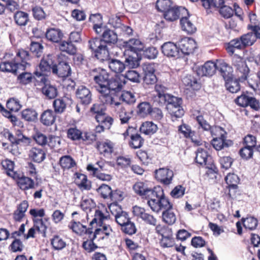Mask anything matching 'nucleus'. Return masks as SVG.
Instances as JSON below:
<instances>
[{
    "instance_id": "10",
    "label": "nucleus",
    "mask_w": 260,
    "mask_h": 260,
    "mask_svg": "<svg viewBox=\"0 0 260 260\" xmlns=\"http://www.w3.org/2000/svg\"><path fill=\"white\" fill-rule=\"evenodd\" d=\"M136 128L133 126H128L126 131L123 134L124 138L130 135L131 141L129 142V145L134 149H138L141 148L144 142V139L141 135L135 133Z\"/></svg>"
},
{
    "instance_id": "53",
    "label": "nucleus",
    "mask_w": 260,
    "mask_h": 260,
    "mask_svg": "<svg viewBox=\"0 0 260 260\" xmlns=\"http://www.w3.org/2000/svg\"><path fill=\"white\" fill-rule=\"evenodd\" d=\"M23 119L27 121H35L37 119L38 113L31 109H26L21 112Z\"/></svg>"
},
{
    "instance_id": "14",
    "label": "nucleus",
    "mask_w": 260,
    "mask_h": 260,
    "mask_svg": "<svg viewBox=\"0 0 260 260\" xmlns=\"http://www.w3.org/2000/svg\"><path fill=\"white\" fill-rule=\"evenodd\" d=\"M143 80L147 84H152L156 82L155 66L153 63H144L142 67Z\"/></svg>"
},
{
    "instance_id": "48",
    "label": "nucleus",
    "mask_w": 260,
    "mask_h": 260,
    "mask_svg": "<svg viewBox=\"0 0 260 260\" xmlns=\"http://www.w3.org/2000/svg\"><path fill=\"white\" fill-rule=\"evenodd\" d=\"M33 222L34 227L37 232L41 234L43 237H46L47 226L46 225L44 220L42 218H34Z\"/></svg>"
},
{
    "instance_id": "11",
    "label": "nucleus",
    "mask_w": 260,
    "mask_h": 260,
    "mask_svg": "<svg viewBox=\"0 0 260 260\" xmlns=\"http://www.w3.org/2000/svg\"><path fill=\"white\" fill-rule=\"evenodd\" d=\"M147 204L153 211L156 213L166 208H173V205L165 196L164 192L161 197H158L156 200L147 201Z\"/></svg>"
},
{
    "instance_id": "49",
    "label": "nucleus",
    "mask_w": 260,
    "mask_h": 260,
    "mask_svg": "<svg viewBox=\"0 0 260 260\" xmlns=\"http://www.w3.org/2000/svg\"><path fill=\"white\" fill-rule=\"evenodd\" d=\"M225 86L228 90L232 93H236L240 89V85L238 79H234L231 77L230 79L224 80Z\"/></svg>"
},
{
    "instance_id": "56",
    "label": "nucleus",
    "mask_w": 260,
    "mask_h": 260,
    "mask_svg": "<svg viewBox=\"0 0 260 260\" xmlns=\"http://www.w3.org/2000/svg\"><path fill=\"white\" fill-rule=\"evenodd\" d=\"M240 39L244 48L252 45L256 41L255 36L253 35V32H248L242 35L240 37Z\"/></svg>"
},
{
    "instance_id": "27",
    "label": "nucleus",
    "mask_w": 260,
    "mask_h": 260,
    "mask_svg": "<svg viewBox=\"0 0 260 260\" xmlns=\"http://www.w3.org/2000/svg\"><path fill=\"white\" fill-rule=\"evenodd\" d=\"M97 148L100 153L106 157L109 156L114 150V144L110 140L99 142Z\"/></svg>"
},
{
    "instance_id": "33",
    "label": "nucleus",
    "mask_w": 260,
    "mask_h": 260,
    "mask_svg": "<svg viewBox=\"0 0 260 260\" xmlns=\"http://www.w3.org/2000/svg\"><path fill=\"white\" fill-rule=\"evenodd\" d=\"M125 46L127 51L132 52L138 53L144 48L143 43L139 39H131L125 42Z\"/></svg>"
},
{
    "instance_id": "60",
    "label": "nucleus",
    "mask_w": 260,
    "mask_h": 260,
    "mask_svg": "<svg viewBox=\"0 0 260 260\" xmlns=\"http://www.w3.org/2000/svg\"><path fill=\"white\" fill-rule=\"evenodd\" d=\"M121 227V230L123 233L129 235H132L137 232L135 224L131 221V219Z\"/></svg>"
},
{
    "instance_id": "21",
    "label": "nucleus",
    "mask_w": 260,
    "mask_h": 260,
    "mask_svg": "<svg viewBox=\"0 0 260 260\" xmlns=\"http://www.w3.org/2000/svg\"><path fill=\"white\" fill-rule=\"evenodd\" d=\"M217 70V62L208 61L198 68L197 74L200 76H212Z\"/></svg>"
},
{
    "instance_id": "63",
    "label": "nucleus",
    "mask_w": 260,
    "mask_h": 260,
    "mask_svg": "<svg viewBox=\"0 0 260 260\" xmlns=\"http://www.w3.org/2000/svg\"><path fill=\"white\" fill-rule=\"evenodd\" d=\"M6 105L10 111L13 112H17L21 108L19 101L15 98H11L8 100Z\"/></svg>"
},
{
    "instance_id": "44",
    "label": "nucleus",
    "mask_w": 260,
    "mask_h": 260,
    "mask_svg": "<svg viewBox=\"0 0 260 260\" xmlns=\"http://www.w3.org/2000/svg\"><path fill=\"white\" fill-rule=\"evenodd\" d=\"M14 18L16 23L19 26H25L29 21L28 14L21 11H17Z\"/></svg>"
},
{
    "instance_id": "23",
    "label": "nucleus",
    "mask_w": 260,
    "mask_h": 260,
    "mask_svg": "<svg viewBox=\"0 0 260 260\" xmlns=\"http://www.w3.org/2000/svg\"><path fill=\"white\" fill-rule=\"evenodd\" d=\"M186 13L188 15L187 10L183 7H171L164 14V18L168 21H174L179 17L181 14Z\"/></svg>"
},
{
    "instance_id": "8",
    "label": "nucleus",
    "mask_w": 260,
    "mask_h": 260,
    "mask_svg": "<svg viewBox=\"0 0 260 260\" xmlns=\"http://www.w3.org/2000/svg\"><path fill=\"white\" fill-rule=\"evenodd\" d=\"M100 93L99 99L103 105L110 106L112 107L117 108L119 106L118 93H113L112 91L103 89L102 91H98Z\"/></svg>"
},
{
    "instance_id": "15",
    "label": "nucleus",
    "mask_w": 260,
    "mask_h": 260,
    "mask_svg": "<svg viewBox=\"0 0 260 260\" xmlns=\"http://www.w3.org/2000/svg\"><path fill=\"white\" fill-rule=\"evenodd\" d=\"M79 214L77 211L72 213V216L73 219L71 221V224L69 225V227L73 231L78 234L83 235L84 234H88V231L90 230L91 227L87 228L85 225L81 224L79 221Z\"/></svg>"
},
{
    "instance_id": "26",
    "label": "nucleus",
    "mask_w": 260,
    "mask_h": 260,
    "mask_svg": "<svg viewBox=\"0 0 260 260\" xmlns=\"http://www.w3.org/2000/svg\"><path fill=\"white\" fill-rule=\"evenodd\" d=\"M29 158L34 162L40 163L46 158V153L44 149L38 147H32L29 151Z\"/></svg>"
},
{
    "instance_id": "22",
    "label": "nucleus",
    "mask_w": 260,
    "mask_h": 260,
    "mask_svg": "<svg viewBox=\"0 0 260 260\" xmlns=\"http://www.w3.org/2000/svg\"><path fill=\"white\" fill-rule=\"evenodd\" d=\"M162 53L170 57H179L180 56L178 46L171 42L165 43L161 46Z\"/></svg>"
},
{
    "instance_id": "19",
    "label": "nucleus",
    "mask_w": 260,
    "mask_h": 260,
    "mask_svg": "<svg viewBox=\"0 0 260 260\" xmlns=\"http://www.w3.org/2000/svg\"><path fill=\"white\" fill-rule=\"evenodd\" d=\"M76 95L81 104L88 105L92 101V94L90 89L84 85L79 86L76 91Z\"/></svg>"
},
{
    "instance_id": "39",
    "label": "nucleus",
    "mask_w": 260,
    "mask_h": 260,
    "mask_svg": "<svg viewBox=\"0 0 260 260\" xmlns=\"http://www.w3.org/2000/svg\"><path fill=\"white\" fill-rule=\"evenodd\" d=\"M232 144V141L227 140L226 138L214 137L211 141V144L216 150H220L224 147H228Z\"/></svg>"
},
{
    "instance_id": "55",
    "label": "nucleus",
    "mask_w": 260,
    "mask_h": 260,
    "mask_svg": "<svg viewBox=\"0 0 260 260\" xmlns=\"http://www.w3.org/2000/svg\"><path fill=\"white\" fill-rule=\"evenodd\" d=\"M133 188L137 194H139L142 198H143L146 193V191L148 190V188L147 185L142 182H136L133 187Z\"/></svg>"
},
{
    "instance_id": "24",
    "label": "nucleus",
    "mask_w": 260,
    "mask_h": 260,
    "mask_svg": "<svg viewBox=\"0 0 260 260\" xmlns=\"http://www.w3.org/2000/svg\"><path fill=\"white\" fill-rule=\"evenodd\" d=\"M217 70L223 77L224 80H229L233 77L232 67L223 60H217Z\"/></svg>"
},
{
    "instance_id": "13",
    "label": "nucleus",
    "mask_w": 260,
    "mask_h": 260,
    "mask_svg": "<svg viewBox=\"0 0 260 260\" xmlns=\"http://www.w3.org/2000/svg\"><path fill=\"white\" fill-rule=\"evenodd\" d=\"M178 47L182 54L189 55L193 52L197 48V44L194 39L189 38L181 39L178 44Z\"/></svg>"
},
{
    "instance_id": "28",
    "label": "nucleus",
    "mask_w": 260,
    "mask_h": 260,
    "mask_svg": "<svg viewBox=\"0 0 260 260\" xmlns=\"http://www.w3.org/2000/svg\"><path fill=\"white\" fill-rule=\"evenodd\" d=\"M101 39L104 42V44H106L107 46L115 44L118 40L116 32L109 28L104 30Z\"/></svg>"
},
{
    "instance_id": "46",
    "label": "nucleus",
    "mask_w": 260,
    "mask_h": 260,
    "mask_svg": "<svg viewBox=\"0 0 260 260\" xmlns=\"http://www.w3.org/2000/svg\"><path fill=\"white\" fill-rule=\"evenodd\" d=\"M226 183L228 185L229 191L236 190L237 188V184L239 182L238 176L234 173H229L225 178Z\"/></svg>"
},
{
    "instance_id": "50",
    "label": "nucleus",
    "mask_w": 260,
    "mask_h": 260,
    "mask_svg": "<svg viewBox=\"0 0 260 260\" xmlns=\"http://www.w3.org/2000/svg\"><path fill=\"white\" fill-rule=\"evenodd\" d=\"M86 235H88V239L86 241L83 242L82 247L85 250L88 252H90L95 250L98 248V246L93 242V240L95 239L92 238L91 232L88 231V234Z\"/></svg>"
},
{
    "instance_id": "30",
    "label": "nucleus",
    "mask_w": 260,
    "mask_h": 260,
    "mask_svg": "<svg viewBox=\"0 0 260 260\" xmlns=\"http://www.w3.org/2000/svg\"><path fill=\"white\" fill-rule=\"evenodd\" d=\"M108 63L110 70L116 74L122 73L125 69V63L119 59L110 58L108 60Z\"/></svg>"
},
{
    "instance_id": "16",
    "label": "nucleus",
    "mask_w": 260,
    "mask_h": 260,
    "mask_svg": "<svg viewBox=\"0 0 260 260\" xmlns=\"http://www.w3.org/2000/svg\"><path fill=\"white\" fill-rule=\"evenodd\" d=\"M53 74L60 78H66L71 74V69L66 60L59 61L53 68Z\"/></svg>"
},
{
    "instance_id": "29",
    "label": "nucleus",
    "mask_w": 260,
    "mask_h": 260,
    "mask_svg": "<svg viewBox=\"0 0 260 260\" xmlns=\"http://www.w3.org/2000/svg\"><path fill=\"white\" fill-rule=\"evenodd\" d=\"M45 36L49 41L54 43H58L61 40L63 34L59 29L51 28L47 30Z\"/></svg>"
},
{
    "instance_id": "58",
    "label": "nucleus",
    "mask_w": 260,
    "mask_h": 260,
    "mask_svg": "<svg viewBox=\"0 0 260 260\" xmlns=\"http://www.w3.org/2000/svg\"><path fill=\"white\" fill-rule=\"evenodd\" d=\"M53 248L55 250H61L66 246V242L59 236L55 235L51 240Z\"/></svg>"
},
{
    "instance_id": "52",
    "label": "nucleus",
    "mask_w": 260,
    "mask_h": 260,
    "mask_svg": "<svg viewBox=\"0 0 260 260\" xmlns=\"http://www.w3.org/2000/svg\"><path fill=\"white\" fill-rule=\"evenodd\" d=\"M140 59L138 57V53L132 52L131 55H128L125 59L127 66L131 68H136L140 64Z\"/></svg>"
},
{
    "instance_id": "61",
    "label": "nucleus",
    "mask_w": 260,
    "mask_h": 260,
    "mask_svg": "<svg viewBox=\"0 0 260 260\" xmlns=\"http://www.w3.org/2000/svg\"><path fill=\"white\" fill-rule=\"evenodd\" d=\"M95 203L91 199H85L81 203V207L86 212L91 211L92 209L95 208Z\"/></svg>"
},
{
    "instance_id": "41",
    "label": "nucleus",
    "mask_w": 260,
    "mask_h": 260,
    "mask_svg": "<svg viewBox=\"0 0 260 260\" xmlns=\"http://www.w3.org/2000/svg\"><path fill=\"white\" fill-rule=\"evenodd\" d=\"M175 244V241L173 238L172 231L169 230L167 233L161 236L160 245L163 248L173 247Z\"/></svg>"
},
{
    "instance_id": "47",
    "label": "nucleus",
    "mask_w": 260,
    "mask_h": 260,
    "mask_svg": "<svg viewBox=\"0 0 260 260\" xmlns=\"http://www.w3.org/2000/svg\"><path fill=\"white\" fill-rule=\"evenodd\" d=\"M118 98L119 106L121 102H124L126 104H133L136 102V98L134 94L130 91H124L120 94L118 93Z\"/></svg>"
},
{
    "instance_id": "43",
    "label": "nucleus",
    "mask_w": 260,
    "mask_h": 260,
    "mask_svg": "<svg viewBox=\"0 0 260 260\" xmlns=\"http://www.w3.org/2000/svg\"><path fill=\"white\" fill-rule=\"evenodd\" d=\"M162 213L164 222L169 225L173 224L176 220V216L172 211V208H166Z\"/></svg>"
},
{
    "instance_id": "57",
    "label": "nucleus",
    "mask_w": 260,
    "mask_h": 260,
    "mask_svg": "<svg viewBox=\"0 0 260 260\" xmlns=\"http://www.w3.org/2000/svg\"><path fill=\"white\" fill-rule=\"evenodd\" d=\"M80 182L78 183V187L81 189L89 190L91 188V182L87 179V176L83 174H80L77 176Z\"/></svg>"
},
{
    "instance_id": "34",
    "label": "nucleus",
    "mask_w": 260,
    "mask_h": 260,
    "mask_svg": "<svg viewBox=\"0 0 260 260\" xmlns=\"http://www.w3.org/2000/svg\"><path fill=\"white\" fill-rule=\"evenodd\" d=\"M180 23L182 30L186 31L187 34H192L196 32V27L189 19L188 16H182Z\"/></svg>"
},
{
    "instance_id": "36",
    "label": "nucleus",
    "mask_w": 260,
    "mask_h": 260,
    "mask_svg": "<svg viewBox=\"0 0 260 260\" xmlns=\"http://www.w3.org/2000/svg\"><path fill=\"white\" fill-rule=\"evenodd\" d=\"M1 165L4 169V173L12 177L13 179L18 173L14 171V163L11 160L6 159L5 160H3L1 161Z\"/></svg>"
},
{
    "instance_id": "9",
    "label": "nucleus",
    "mask_w": 260,
    "mask_h": 260,
    "mask_svg": "<svg viewBox=\"0 0 260 260\" xmlns=\"http://www.w3.org/2000/svg\"><path fill=\"white\" fill-rule=\"evenodd\" d=\"M233 64L235 68L239 81H245L247 79L249 72L246 62L242 58L236 57L233 60Z\"/></svg>"
},
{
    "instance_id": "32",
    "label": "nucleus",
    "mask_w": 260,
    "mask_h": 260,
    "mask_svg": "<svg viewBox=\"0 0 260 260\" xmlns=\"http://www.w3.org/2000/svg\"><path fill=\"white\" fill-rule=\"evenodd\" d=\"M42 92L49 99H53L56 98L58 94L57 87L50 83H45L42 88Z\"/></svg>"
},
{
    "instance_id": "1",
    "label": "nucleus",
    "mask_w": 260,
    "mask_h": 260,
    "mask_svg": "<svg viewBox=\"0 0 260 260\" xmlns=\"http://www.w3.org/2000/svg\"><path fill=\"white\" fill-rule=\"evenodd\" d=\"M12 56L10 53H6L4 57L6 60L1 62V71L16 74L19 70H24L28 64L27 61L29 59L28 52L23 49L19 50L14 58L7 60Z\"/></svg>"
},
{
    "instance_id": "5",
    "label": "nucleus",
    "mask_w": 260,
    "mask_h": 260,
    "mask_svg": "<svg viewBox=\"0 0 260 260\" xmlns=\"http://www.w3.org/2000/svg\"><path fill=\"white\" fill-rule=\"evenodd\" d=\"M196 162L201 165L206 166L207 174H216L218 169L212 162L211 156L207 151L202 148H198L196 151Z\"/></svg>"
},
{
    "instance_id": "59",
    "label": "nucleus",
    "mask_w": 260,
    "mask_h": 260,
    "mask_svg": "<svg viewBox=\"0 0 260 260\" xmlns=\"http://www.w3.org/2000/svg\"><path fill=\"white\" fill-rule=\"evenodd\" d=\"M29 49L33 55L39 57L43 53V46L38 42H32Z\"/></svg>"
},
{
    "instance_id": "54",
    "label": "nucleus",
    "mask_w": 260,
    "mask_h": 260,
    "mask_svg": "<svg viewBox=\"0 0 260 260\" xmlns=\"http://www.w3.org/2000/svg\"><path fill=\"white\" fill-rule=\"evenodd\" d=\"M1 114L6 118H7L12 124L13 126H20V121L10 111L6 110L4 107L1 105Z\"/></svg>"
},
{
    "instance_id": "6",
    "label": "nucleus",
    "mask_w": 260,
    "mask_h": 260,
    "mask_svg": "<svg viewBox=\"0 0 260 260\" xmlns=\"http://www.w3.org/2000/svg\"><path fill=\"white\" fill-rule=\"evenodd\" d=\"M91 76L95 83V88L98 91L106 90L109 79V75L107 71L102 68H95L91 70Z\"/></svg>"
},
{
    "instance_id": "62",
    "label": "nucleus",
    "mask_w": 260,
    "mask_h": 260,
    "mask_svg": "<svg viewBox=\"0 0 260 260\" xmlns=\"http://www.w3.org/2000/svg\"><path fill=\"white\" fill-rule=\"evenodd\" d=\"M53 106L56 113L61 114L65 110L66 104L62 99H57L54 101Z\"/></svg>"
},
{
    "instance_id": "45",
    "label": "nucleus",
    "mask_w": 260,
    "mask_h": 260,
    "mask_svg": "<svg viewBox=\"0 0 260 260\" xmlns=\"http://www.w3.org/2000/svg\"><path fill=\"white\" fill-rule=\"evenodd\" d=\"M59 165L63 170H69L74 167L76 163L70 155H66L60 158Z\"/></svg>"
},
{
    "instance_id": "2",
    "label": "nucleus",
    "mask_w": 260,
    "mask_h": 260,
    "mask_svg": "<svg viewBox=\"0 0 260 260\" xmlns=\"http://www.w3.org/2000/svg\"><path fill=\"white\" fill-rule=\"evenodd\" d=\"M108 215H105L101 210L95 209L94 217L90 222L92 238H98L99 240H107L109 239L113 231L109 225L104 224V220L107 219Z\"/></svg>"
},
{
    "instance_id": "51",
    "label": "nucleus",
    "mask_w": 260,
    "mask_h": 260,
    "mask_svg": "<svg viewBox=\"0 0 260 260\" xmlns=\"http://www.w3.org/2000/svg\"><path fill=\"white\" fill-rule=\"evenodd\" d=\"M59 49L61 51L66 52L71 55H74L76 52V48L71 41L61 42L59 44Z\"/></svg>"
},
{
    "instance_id": "64",
    "label": "nucleus",
    "mask_w": 260,
    "mask_h": 260,
    "mask_svg": "<svg viewBox=\"0 0 260 260\" xmlns=\"http://www.w3.org/2000/svg\"><path fill=\"white\" fill-rule=\"evenodd\" d=\"M97 191L103 198L110 199L112 189L109 185L103 184L97 189Z\"/></svg>"
},
{
    "instance_id": "3",
    "label": "nucleus",
    "mask_w": 260,
    "mask_h": 260,
    "mask_svg": "<svg viewBox=\"0 0 260 260\" xmlns=\"http://www.w3.org/2000/svg\"><path fill=\"white\" fill-rule=\"evenodd\" d=\"M166 89L167 88L162 85H155L156 98H158L159 103L161 105L167 104V108L168 111H172L173 107L175 108L176 105L178 106L182 105V99L167 93Z\"/></svg>"
},
{
    "instance_id": "25",
    "label": "nucleus",
    "mask_w": 260,
    "mask_h": 260,
    "mask_svg": "<svg viewBox=\"0 0 260 260\" xmlns=\"http://www.w3.org/2000/svg\"><path fill=\"white\" fill-rule=\"evenodd\" d=\"M3 136L5 138L8 139L12 145H18L21 143L28 144L30 143V139L23 135H18L17 138H15L12 133L8 129H4Z\"/></svg>"
},
{
    "instance_id": "42",
    "label": "nucleus",
    "mask_w": 260,
    "mask_h": 260,
    "mask_svg": "<svg viewBox=\"0 0 260 260\" xmlns=\"http://www.w3.org/2000/svg\"><path fill=\"white\" fill-rule=\"evenodd\" d=\"M152 108L149 103L147 102H141L137 106V114L141 117H146L150 115Z\"/></svg>"
},
{
    "instance_id": "31",
    "label": "nucleus",
    "mask_w": 260,
    "mask_h": 260,
    "mask_svg": "<svg viewBox=\"0 0 260 260\" xmlns=\"http://www.w3.org/2000/svg\"><path fill=\"white\" fill-rule=\"evenodd\" d=\"M56 119V116L51 110L44 111L40 117L41 122L44 125L50 126L52 125Z\"/></svg>"
},
{
    "instance_id": "4",
    "label": "nucleus",
    "mask_w": 260,
    "mask_h": 260,
    "mask_svg": "<svg viewBox=\"0 0 260 260\" xmlns=\"http://www.w3.org/2000/svg\"><path fill=\"white\" fill-rule=\"evenodd\" d=\"M89 49L92 54L98 59L101 61L106 60L109 56V51L106 44L102 41L101 38H93L88 42Z\"/></svg>"
},
{
    "instance_id": "37",
    "label": "nucleus",
    "mask_w": 260,
    "mask_h": 260,
    "mask_svg": "<svg viewBox=\"0 0 260 260\" xmlns=\"http://www.w3.org/2000/svg\"><path fill=\"white\" fill-rule=\"evenodd\" d=\"M157 130L156 124L151 121L143 122L140 127L141 133L146 135H152L155 133Z\"/></svg>"
},
{
    "instance_id": "40",
    "label": "nucleus",
    "mask_w": 260,
    "mask_h": 260,
    "mask_svg": "<svg viewBox=\"0 0 260 260\" xmlns=\"http://www.w3.org/2000/svg\"><path fill=\"white\" fill-rule=\"evenodd\" d=\"M242 43L240 38L233 39L226 45V50L229 54L233 55L236 49H243Z\"/></svg>"
},
{
    "instance_id": "7",
    "label": "nucleus",
    "mask_w": 260,
    "mask_h": 260,
    "mask_svg": "<svg viewBox=\"0 0 260 260\" xmlns=\"http://www.w3.org/2000/svg\"><path fill=\"white\" fill-rule=\"evenodd\" d=\"M112 216L114 217L116 223L121 226L129 221L130 218L127 212L123 211L121 206L117 203H113L109 206Z\"/></svg>"
},
{
    "instance_id": "17",
    "label": "nucleus",
    "mask_w": 260,
    "mask_h": 260,
    "mask_svg": "<svg viewBox=\"0 0 260 260\" xmlns=\"http://www.w3.org/2000/svg\"><path fill=\"white\" fill-rule=\"evenodd\" d=\"M55 64L52 55L49 54L46 56L43 57L39 66L41 73L36 71L35 72L36 75L39 77L43 75L46 72L52 71L53 73V68Z\"/></svg>"
},
{
    "instance_id": "12",
    "label": "nucleus",
    "mask_w": 260,
    "mask_h": 260,
    "mask_svg": "<svg viewBox=\"0 0 260 260\" xmlns=\"http://www.w3.org/2000/svg\"><path fill=\"white\" fill-rule=\"evenodd\" d=\"M174 177L173 172L167 168H160L155 171V178L165 185H168L172 183Z\"/></svg>"
},
{
    "instance_id": "35",
    "label": "nucleus",
    "mask_w": 260,
    "mask_h": 260,
    "mask_svg": "<svg viewBox=\"0 0 260 260\" xmlns=\"http://www.w3.org/2000/svg\"><path fill=\"white\" fill-rule=\"evenodd\" d=\"M164 192V190L160 186L154 187L153 189L149 188L143 198L147 199V201H151L161 197Z\"/></svg>"
},
{
    "instance_id": "18",
    "label": "nucleus",
    "mask_w": 260,
    "mask_h": 260,
    "mask_svg": "<svg viewBox=\"0 0 260 260\" xmlns=\"http://www.w3.org/2000/svg\"><path fill=\"white\" fill-rule=\"evenodd\" d=\"M17 182L19 187L22 190H27L35 188V183L30 177L25 176L23 174L18 173L13 178Z\"/></svg>"
},
{
    "instance_id": "20",
    "label": "nucleus",
    "mask_w": 260,
    "mask_h": 260,
    "mask_svg": "<svg viewBox=\"0 0 260 260\" xmlns=\"http://www.w3.org/2000/svg\"><path fill=\"white\" fill-rule=\"evenodd\" d=\"M108 82L107 85L108 90L114 91L115 93H119L126 83L124 77L122 75L109 78Z\"/></svg>"
},
{
    "instance_id": "38",
    "label": "nucleus",
    "mask_w": 260,
    "mask_h": 260,
    "mask_svg": "<svg viewBox=\"0 0 260 260\" xmlns=\"http://www.w3.org/2000/svg\"><path fill=\"white\" fill-rule=\"evenodd\" d=\"M87 170L88 171H92L93 175L99 180L109 181L112 179L111 175L101 172L98 168L94 167L92 164L88 165Z\"/></svg>"
}]
</instances>
